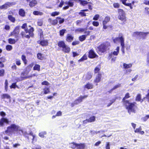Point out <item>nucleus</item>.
Listing matches in <instances>:
<instances>
[{
	"label": "nucleus",
	"mask_w": 149,
	"mask_h": 149,
	"mask_svg": "<svg viewBox=\"0 0 149 149\" xmlns=\"http://www.w3.org/2000/svg\"><path fill=\"white\" fill-rule=\"evenodd\" d=\"M20 131L22 133H23V131L20 126L15 124H12L7 127L5 132L6 134L8 133L15 134L16 133L20 134Z\"/></svg>",
	"instance_id": "obj_1"
},
{
	"label": "nucleus",
	"mask_w": 149,
	"mask_h": 149,
	"mask_svg": "<svg viewBox=\"0 0 149 149\" xmlns=\"http://www.w3.org/2000/svg\"><path fill=\"white\" fill-rule=\"evenodd\" d=\"M126 109L128 112L130 114L132 112L135 113L137 109V107L135 105V102L130 103L128 101H126L125 103Z\"/></svg>",
	"instance_id": "obj_2"
},
{
	"label": "nucleus",
	"mask_w": 149,
	"mask_h": 149,
	"mask_svg": "<svg viewBox=\"0 0 149 149\" xmlns=\"http://www.w3.org/2000/svg\"><path fill=\"white\" fill-rule=\"evenodd\" d=\"M26 23L24 24L22 26V29H25V31L26 33H29V35H26L25 33L24 32L21 33V35L23 37H25L27 38H29L30 36L33 37V32L34 31V29L32 27H31L29 31L26 28Z\"/></svg>",
	"instance_id": "obj_3"
},
{
	"label": "nucleus",
	"mask_w": 149,
	"mask_h": 149,
	"mask_svg": "<svg viewBox=\"0 0 149 149\" xmlns=\"http://www.w3.org/2000/svg\"><path fill=\"white\" fill-rule=\"evenodd\" d=\"M0 115L3 118L0 120V127H3L4 126L5 124H9L10 122L8 119L4 117L6 116V113L3 111L0 112Z\"/></svg>",
	"instance_id": "obj_4"
},
{
	"label": "nucleus",
	"mask_w": 149,
	"mask_h": 149,
	"mask_svg": "<svg viewBox=\"0 0 149 149\" xmlns=\"http://www.w3.org/2000/svg\"><path fill=\"white\" fill-rule=\"evenodd\" d=\"M110 44L109 43H104L100 45L98 47V52L100 54L104 53L109 49Z\"/></svg>",
	"instance_id": "obj_5"
},
{
	"label": "nucleus",
	"mask_w": 149,
	"mask_h": 149,
	"mask_svg": "<svg viewBox=\"0 0 149 149\" xmlns=\"http://www.w3.org/2000/svg\"><path fill=\"white\" fill-rule=\"evenodd\" d=\"M118 18L121 20L125 22L126 20V18L125 12L122 9L118 10Z\"/></svg>",
	"instance_id": "obj_6"
},
{
	"label": "nucleus",
	"mask_w": 149,
	"mask_h": 149,
	"mask_svg": "<svg viewBox=\"0 0 149 149\" xmlns=\"http://www.w3.org/2000/svg\"><path fill=\"white\" fill-rule=\"evenodd\" d=\"M113 42L115 43H117L118 42L119 40L120 41V44L121 45L122 41H123V43H124V38L123 37V35L122 33H120L119 35V37L113 38Z\"/></svg>",
	"instance_id": "obj_7"
},
{
	"label": "nucleus",
	"mask_w": 149,
	"mask_h": 149,
	"mask_svg": "<svg viewBox=\"0 0 149 149\" xmlns=\"http://www.w3.org/2000/svg\"><path fill=\"white\" fill-rule=\"evenodd\" d=\"M88 97L87 95H85L83 96H81L78 98L74 102V103L72 104V106L73 107L75 104H77L80 103L82 101V100Z\"/></svg>",
	"instance_id": "obj_8"
},
{
	"label": "nucleus",
	"mask_w": 149,
	"mask_h": 149,
	"mask_svg": "<svg viewBox=\"0 0 149 149\" xmlns=\"http://www.w3.org/2000/svg\"><path fill=\"white\" fill-rule=\"evenodd\" d=\"M19 33V27L17 26L14 29V31L13 32H11L9 36H14L16 37L18 35Z\"/></svg>",
	"instance_id": "obj_9"
},
{
	"label": "nucleus",
	"mask_w": 149,
	"mask_h": 149,
	"mask_svg": "<svg viewBox=\"0 0 149 149\" xmlns=\"http://www.w3.org/2000/svg\"><path fill=\"white\" fill-rule=\"evenodd\" d=\"M88 53V57L89 58H93L98 57V56L95 53L93 50H91Z\"/></svg>",
	"instance_id": "obj_10"
},
{
	"label": "nucleus",
	"mask_w": 149,
	"mask_h": 149,
	"mask_svg": "<svg viewBox=\"0 0 149 149\" xmlns=\"http://www.w3.org/2000/svg\"><path fill=\"white\" fill-rule=\"evenodd\" d=\"M119 52V47H117L116 49H115V50L112 52L111 54L109 55V56H110L111 58L112 57V55L114 56H117Z\"/></svg>",
	"instance_id": "obj_11"
},
{
	"label": "nucleus",
	"mask_w": 149,
	"mask_h": 149,
	"mask_svg": "<svg viewBox=\"0 0 149 149\" xmlns=\"http://www.w3.org/2000/svg\"><path fill=\"white\" fill-rule=\"evenodd\" d=\"M12 4L10 2H7L5 4L0 6V9H6L8 7H9Z\"/></svg>",
	"instance_id": "obj_12"
},
{
	"label": "nucleus",
	"mask_w": 149,
	"mask_h": 149,
	"mask_svg": "<svg viewBox=\"0 0 149 149\" xmlns=\"http://www.w3.org/2000/svg\"><path fill=\"white\" fill-rule=\"evenodd\" d=\"M63 51L66 53H68L70 51V48L67 45H65L62 49Z\"/></svg>",
	"instance_id": "obj_13"
},
{
	"label": "nucleus",
	"mask_w": 149,
	"mask_h": 149,
	"mask_svg": "<svg viewBox=\"0 0 149 149\" xmlns=\"http://www.w3.org/2000/svg\"><path fill=\"white\" fill-rule=\"evenodd\" d=\"M48 22L51 24L54 25H56L58 23V20L56 19H49L48 20Z\"/></svg>",
	"instance_id": "obj_14"
},
{
	"label": "nucleus",
	"mask_w": 149,
	"mask_h": 149,
	"mask_svg": "<svg viewBox=\"0 0 149 149\" xmlns=\"http://www.w3.org/2000/svg\"><path fill=\"white\" fill-rule=\"evenodd\" d=\"M73 39V37L70 34H68L67 36L66 40L68 42H70Z\"/></svg>",
	"instance_id": "obj_15"
},
{
	"label": "nucleus",
	"mask_w": 149,
	"mask_h": 149,
	"mask_svg": "<svg viewBox=\"0 0 149 149\" xmlns=\"http://www.w3.org/2000/svg\"><path fill=\"white\" fill-rule=\"evenodd\" d=\"M149 34V32H140L139 37L144 38L147 35Z\"/></svg>",
	"instance_id": "obj_16"
},
{
	"label": "nucleus",
	"mask_w": 149,
	"mask_h": 149,
	"mask_svg": "<svg viewBox=\"0 0 149 149\" xmlns=\"http://www.w3.org/2000/svg\"><path fill=\"white\" fill-rule=\"evenodd\" d=\"M101 77V74H98L96 76V79L94 80V81L96 83L99 82L100 81Z\"/></svg>",
	"instance_id": "obj_17"
},
{
	"label": "nucleus",
	"mask_w": 149,
	"mask_h": 149,
	"mask_svg": "<svg viewBox=\"0 0 149 149\" xmlns=\"http://www.w3.org/2000/svg\"><path fill=\"white\" fill-rule=\"evenodd\" d=\"M85 145L84 143L77 144V149H84L85 148Z\"/></svg>",
	"instance_id": "obj_18"
},
{
	"label": "nucleus",
	"mask_w": 149,
	"mask_h": 149,
	"mask_svg": "<svg viewBox=\"0 0 149 149\" xmlns=\"http://www.w3.org/2000/svg\"><path fill=\"white\" fill-rule=\"evenodd\" d=\"M19 14L20 16L24 17L25 16V12L24 10L21 9L19 10Z\"/></svg>",
	"instance_id": "obj_19"
},
{
	"label": "nucleus",
	"mask_w": 149,
	"mask_h": 149,
	"mask_svg": "<svg viewBox=\"0 0 149 149\" xmlns=\"http://www.w3.org/2000/svg\"><path fill=\"white\" fill-rule=\"evenodd\" d=\"M141 128L140 127L139 128H136L134 130V132L136 133H140L141 134H143L144 132L143 131H141Z\"/></svg>",
	"instance_id": "obj_20"
},
{
	"label": "nucleus",
	"mask_w": 149,
	"mask_h": 149,
	"mask_svg": "<svg viewBox=\"0 0 149 149\" xmlns=\"http://www.w3.org/2000/svg\"><path fill=\"white\" fill-rule=\"evenodd\" d=\"M84 87L88 89H92L93 87V85L91 83H88L85 85Z\"/></svg>",
	"instance_id": "obj_21"
},
{
	"label": "nucleus",
	"mask_w": 149,
	"mask_h": 149,
	"mask_svg": "<svg viewBox=\"0 0 149 149\" xmlns=\"http://www.w3.org/2000/svg\"><path fill=\"white\" fill-rule=\"evenodd\" d=\"M37 4V1L36 0H32L29 3V6L31 7L35 6Z\"/></svg>",
	"instance_id": "obj_22"
},
{
	"label": "nucleus",
	"mask_w": 149,
	"mask_h": 149,
	"mask_svg": "<svg viewBox=\"0 0 149 149\" xmlns=\"http://www.w3.org/2000/svg\"><path fill=\"white\" fill-rule=\"evenodd\" d=\"M37 57L38 59L40 60H42L45 58L44 55L40 53H39L37 54Z\"/></svg>",
	"instance_id": "obj_23"
},
{
	"label": "nucleus",
	"mask_w": 149,
	"mask_h": 149,
	"mask_svg": "<svg viewBox=\"0 0 149 149\" xmlns=\"http://www.w3.org/2000/svg\"><path fill=\"white\" fill-rule=\"evenodd\" d=\"M110 18L109 17L107 16L105 17L102 23L107 24L108 22L110 20Z\"/></svg>",
	"instance_id": "obj_24"
},
{
	"label": "nucleus",
	"mask_w": 149,
	"mask_h": 149,
	"mask_svg": "<svg viewBox=\"0 0 149 149\" xmlns=\"http://www.w3.org/2000/svg\"><path fill=\"white\" fill-rule=\"evenodd\" d=\"M66 45L64 42L63 41H61L58 42V46L60 47H62V48Z\"/></svg>",
	"instance_id": "obj_25"
},
{
	"label": "nucleus",
	"mask_w": 149,
	"mask_h": 149,
	"mask_svg": "<svg viewBox=\"0 0 149 149\" xmlns=\"http://www.w3.org/2000/svg\"><path fill=\"white\" fill-rule=\"evenodd\" d=\"M77 144L75 143H72L70 144V147L73 149L77 148Z\"/></svg>",
	"instance_id": "obj_26"
},
{
	"label": "nucleus",
	"mask_w": 149,
	"mask_h": 149,
	"mask_svg": "<svg viewBox=\"0 0 149 149\" xmlns=\"http://www.w3.org/2000/svg\"><path fill=\"white\" fill-rule=\"evenodd\" d=\"M132 66V64L131 63H129L128 64L124 63L123 64V68L125 69L131 67Z\"/></svg>",
	"instance_id": "obj_27"
},
{
	"label": "nucleus",
	"mask_w": 149,
	"mask_h": 149,
	"mask_svg": "<svg viewBox=\"0 0 149 149\" xmlns=\"http://www.w3.org/2000/svg\"><path fill=\"white\" fill-rule=\"evenodd\" d=\"M44 93L45 94H47L50 93L49 88L45 87L43 89Z\"/></svg>",
	"instance_id": "obj_28"
},
{
	"label": "nucleus",
	"mask_w": 149,
	"mask_h": 149,
	"mask_svg": "<svg viewBox=\"0 0 149 149\" xmlns=\"http://www.w3.org/2000/svg\"><path fill=\"white\" fill-rule=\"evenodd\" d=\"M2 98L4 99V98H6L7 99H9L10 100V96L8 94H3L2 95Z\"/></svg>",
	"instance_id": "obj_29"
},
{
	"label": "nucleus",
	"mask_w": 149,
	"mask_h": 149,
	"mask_svg": "<svg viewBox=\"0 0 149 149\" xmlns=\"http://www.w3.org/2000/svg\"><path fill=\"white\" fill-rule=\"evenodd\" d=\"M56 19L58 20V21L59 24H61L63 23L64 21V19L60 17H56Z\"/></svg>",
	"instance_id": "obj_30"
},
{
	"label": "nucleus",
	"mask_w": 149,
	"mask_h": 149,
	"mask_svg": "<svg viewBox=\"0 0 149 149\" xmlns=\"http://www.w3.org/2000/svg\"><path fill=\"white\" fill-rule=\"evenodd\" d=\"M136 100V101H140L141 102H142L143 101V100L141 99V95L139 94L137 95Z\"/></svg>",
	"instance_id": "obj_31"
},
{
	"label": "nucleus",
	"mask_w": 149,
	"mask_h": 149,
	"mask_svg": "<svg viewBox=\"0 0 149 149\" xmlns=\"http://www.w3.org/2000/svg\"><path fill=\"white\" fill-rule=\"evenodd\" d=\"M33 69L34 70L40 71V66L39 65L36 64L33 67Z\"/></svg>",
	"instance_id": "obj_32"
},
{
	"label": "nucleus",
	"mask_w": 149,
	"mask_h": 149,
	"mask_svg": "<svg viewBox=\"0 0 149 149\" xmlns=\"http://www.w3.org/2000/svg\"><path fill=\"white\" fill-rule=\"evenodd\" d=\"M8 19L12 22H15V18L14 17H13L11 15H8Z\"/></svg>",
	"instance_id": "obj_33"
},
{
	"label": "nucleus",
	"mask_w": 149,
	"mask_h": 149,
	"mask_svg": "<svg viewBox=\"0 0 149 149\" xmlns=\"http://www.w3.org/2000/svg\"><path fill=\"white\" fill-rule=\"evenodd\" d=\"M85 30V29L78 28L75 30V31L76 32H82Z\"/></svg>",
	"instance_id": "obj_34"
},
{
	"label": "nucleus",
	"mask_w": 149,
	"mask_h": 149,
	"mask_svg": "<svg viewBox=\"0 0 149 149\" xmlns=\"http://www.w3.org/2000/svg\"><path fill=\"white\" fill-rule=\"evenodd\" d=\"M33 14L35 15H43V13L38 11H35L33 12Z\"/></svg>",
	"instance_id": "obj_35"
},
{
	"label": "nucleus",
	"mask_w": 149,
	"mask_h": 149,
	"mask_svg": "<svg viewBox=\"0 0 149 149\" xmlns=\"http://www.w3.org/2000/svg\"><path fill=\"white\" fill-rule=\"evenodd\" d=\"M132 36L133 37H139L140 32H135L132 33Z\"/></svg>",
	"instance_id": "obj_36"
},
{
	"label": "nucleus",
	"mask_w": 149,
	"mask_h": 149,
	"mask_svg": "<svg viewBox=\"0 0 149 149\" xmlns=\"http://www.w3.org/2000/svg\"><path fill=\"white\" fill-rule=\"evenodd\" d=\"M40 43L42 46H46L47 45L48 41L47 40H43L40 42Z\"/></svg>",
	"instance_id": "obj_37"
},
{
	"label": "nucleus",
	"mask_w": 149,
	"mask_h": 149,
	"mask_svg": "<svg viewBox=\"0 0 149 149\" xmlns=\"http://www.w3.org/2000/svg\"><path fill=\"white\" fill-rule=\"evenodd\" d=\"M121 45L122 47L121 48V51L123 54H124L125 53V46H124V43H123V41H122L121 43Z\"/></svg>",
	"instance_id": "obj_38"
},
{
	"label": "nucleus",
	"mask_w": 149,
	"mask_h": 149,
	"mask_svg": "<svg viewBox=\"0 0 149 149\" xmlns=\"http://www.w3.org/2000/svg\"><path fill=\"white\" fill-rule=\"evenodd\" d=\"M46 134V132L45 131L41 132L39 134V136L41 138H44L45 135Z\"/></svg>",
	"instance_id": "obj_39"
},
{
	"label": "nucleus",
	"mask_w": 149,
	"mask_h": 149,
	"mask_svg": "<svg viewBox=\"0 0 149 149\" xmlns=\"http://www.w3.org/2000/svg\"><path fill=\"white\" fill-rule=\"evenodd\" d=\"M22 60L23 61L24 63L25 64H26L27 63V60L26 59V57L25 55H23L22 56Z\"/></svg>",
	"instance_id": "obj_40"
},
{
	"label": "nucleus",
	"mask_w": 149,
	"mask_h": 149,
	"mask_svg": "<svg viewBox=\"0 0 149 149\" xmlns=\"http://www.w3.org/2000/svg\"><path fill=\"white\" fill-rule=\"evenodd\" d=\"M100 65H98L96 67L94 70L95 73H97L98 72L100 69Z\"/></svg>",
	"instance_id": "obj_41"
},
{
	"label": "nucleus",
	"mask_w": 149,
	"mask_h": 149,
	"mask_svg": "<svg viewBox=\"0 0 149 149\" xmlns=\"http://www.w3.org/2000/svg\"><path fill=\"white\" fill-rule=\"evenodd\" d=\"M8 42L10 44H14L16 42V41L14 39L10 38L8 39Z\"/></svg>",
	"instance_id": "obj_42"
},
{
	"label": "nucleus",
	"mask_w": 149,
	"mask_h": 149,
	"mask_svg": "<svg viewBox=\"0 0 149 149\" xmlns=\"http://www.w3.org/2000/svg\"><path fill=\"white\" fill-rule=\"evenodd\" d=\"M64 3L65 5H68L71 7L73 5V3L70 1H69L68 2H65Z\"/></svg>",
	"instance_id": "obj_43"
},
{
	"label": "nucleus",
	"mask_w": 149,
	"mask_h": 149,
	"mask_svg": "<svg viewBox=\"0 0 149 149\" xmlns=\"http://www.w3.org/2000/svg\"><path fill=\"white\" fill-rule=\"evenodd\" d=\"M86 38V36L85 35H82L81 36H80L79 39V40L81 41H82L84 40Z\"/></svg>",
	"instance_id": "obj_44"
},
{
	"label": "nucleus",
	"mask_w": 149,
	"mask_h": 149,
	"mask_svg": "<svg viewBox=\"0 0 149 149\" xmlns=\"http://www.w3.org/2000/svg\"><path fill=\"white\" fill-rule=\"evenodd\" d=\"M88 120L89 122H94L95 120V117L94 116L91 117L88 119Z\"/></svg>",
	"instance_id": "obj_45"
},
{
	"label": "nucleus",
	"mask_w": 149,
	"mask_h": 149,
	"mask_svg": "<svg viewBox=\"0 0 149 149\" xmlns=\"http://www.w3.org/2000/svg\"><path fill=\"white\" fill-rule=\"evenodd\" d=\"M34 65V64L33 63H31V64H30L28 66H27V67L26 68V70H28V71L29 72L31 70V68H32V67Z\"/></svg>",
	"instance_id": "obj_46"
},
{
	"label": "nucleus",
	"mask_w": 149,
	"mask_h": 149,
	"mask_svg": "<svg viewBox=\"0 0 149 149\" xmlns=\"http://www.w3.org/2000/svg\"><path fill=\"white\" fill-rule=\"evenodd\" d=\"M79 3L81 4L83 6L87 4L88 3L87 1L83 0H81Z\"/></svg>",
	"instance_id": "obj_47"
},
{
	"label": "nucleus",
	"mask_w": 149,
	"mask_h": 149,
	"mask_svg": "<svg viewBox=\"0 0 149 149\" xmlns=\"http://www.w3.org/2000/svg\"><path fill=\"white\" fill-rule=\"evenodd\" d=\"M87 59V57L86 55H84L79 60H78L79 61L81 62L84 60H86Z\"/></svg>",
	"instance_id": "obj_48"
},
{
	"label": "nucleus",
	"mask_w": 149,
	"mask_h": 149,
	"mask_svg": "<svg viewBox=\"0 0 149 149\" xmlns=\"http://www.w3.org/2000/svg\"><path fill=\"white\" fill-rule=\"evenodd\" d=\"M120 86H121V85L120 84H117L115 85L112 88V89H111V90L112 91H113V90L116 89V88L120 87Z\"/></svg>",
	"instance_id": "obj_49"
},
{
	"label": "nucleus",
	"mask_w": 149,
	"mask_h": 149,
	"mask_svg": "<svg viewBox=\"0 0 149 149\" xmlns=\"http://www.w3.org/2000/svg\"><path fill=\"white\" fill-rule=\"evenodd\" d=\"M59 14V13L57 11H55L52 13L51 14V15L52 16L54 17L55 16L58 15Z\"/></svg>",
	"instance_id": "obj_50"
},
{
	"label": "nucleus",
	"mask_w": 149,
	"mask_h": 149,
	"mask_svg": "<svg viewBox=\"0 0 149 149\" xmlns=\"http://www.w3.org/2000/svg\"><path fill=\"white\" fill-rule=\"evenodd\" d=\"M38 25L39 26H41L43 24V21L42 19H40L38 20Z\"/></svg>",
	"instance_id": "obj_51"
},
{
	"label": "nucleus",
	"mask_w": 149,
	"mask_h": 149,
	"mask_svg": "<svg viewBox=\"0 0 149 149\" xmlns=\"http://www.w3.org/2000/svg\"><path fill=\"white\" fill-rule=\"evenodd\" d=\"M65 29H62L60 31V35L61 36H63L66 31Z\"/></svg>",
	"instance_id": "obj_52"
},
{
	"label": "nucleus",
	"mask_w": 149,
	"mask_h": 149,
	"mask_svg": "<svg viewBox=\"0 0 149 149\" xmlns=\"http://www.w3.org/2000/svg\"><path fill=\"white\" fill-rule=\"evenodd\" d=\"M130 97L129 94L128 93H127L125 96V97L123 98V101L125 103V102L126 101H125V99L128 98Z\"/></svg>",
	"instance_id": "obj_53"
},
{
	"label": "nucleus",
	"mask_w": 149,
	"mask_h": 149,
	"mask_svg": "<svg viewBox=\"0 0 149 149\" xmlns=\"http://www.w3.org/2000/svg\"><path fill=\"white\" fill-rule=\"evenodd\" d=\"M6 49L8 51H10L12 49V47L10 45H7L6 47Z\"/></svg>",
	"instance_id": "obj_54"
},
{
	"label": "nucleus",
	"mask_w": 149,
	"mask_h": 149,
	"mask_svg": "<svg viewBox=\"0 0 149 149\" xmlns=\"http://www.w3.org/2000/svg\"><path fill=\"white\" fill-rule=\"evenodd\" d=\"M148 118H149V114L146 115L145 117L143 118L142 119L144 121H146Z\"/></svg>",
	"instance_id": "obj_55"
},
{
	"label": "nucleus",
	"mask_w": 149,
	"mask_h": 149,
	"mask_svg": "<svg viewBox=\"0 0 149 149\" xmlns=\"http://www.w3.org/2000/svg\"><path fill=\"white\" fill-rule=\"evenodd\" d=\"M92 24L94 26L97 27L99 25V23L97 22L93 21L92 22Z\"/></svg>",
	"instance_id": "obj_56"
},
{
	"label": "nucleus",
	"mask_w": 149,
	"mask_h": 149,
	"mask_svg": "<svg viewBox=\"0 0 149 149\" xmlns=\"http://www.w3.org/2000/svg\"><path fill=\"white\" fill-rule=\"evenodd\" d=\"M146 63L147 65L149 66V52L148 53L147 55Z\"/></svg>",
	"instance_id": "obj_57"
},
{
	"label": "nucleus",
	"mask_w": 149,
	"mask_h": 149,
	"mask_svg": "<svg viewBox=\"0 0 149 149\" xmlns=\"http://www.w3.org/2000/svg\"><path fill=\"white\" fill-rule=\"evenodd\" d=\"M79 14L81 16H84L86 15V14L84 12L81 11V12L79 13Z\"/></svg>",
	"instance_id": "obj_58"
},
{
	"label": "nucleus",
	"mask_w": 149,
	"mask_h": 149,
	"mask_svg": "<svg viewBox=\"0 0 149 149\" xmlns=\"http://www.w3.org/2000/svg\"><path fill=\"white\" fill-rule=\"evenodd\" d=\"M41 147L39 145H37L34 147L32 149H41Z\"/></svg>",
	"instance_id": "obj_59"
},
{
	"label": "nucleus",
	"mask_w": 149,
	"mask_h": 149,
	"mask_svg": "<svg viewBox=\"0 0 149 149\" xmlns=\"http://www.w3.org/2000/svg\"><path fill=\"white\" fill-rule=\"evenodd\" d=\"M6 61V59L5 57H3L0 58V64Z\"/></svg>",
	"instance_id": "obj_60"
},
{
	"label": "nucleus",
	"mask_w": 149,
	"mask_h": 149,
	"mask_svg": "<svg viewBox=\"0 0 149 149\" xmlns=\"http://www.w3.org/2000/svg\"><path fill=\"white\" fill-rule=\"evenodd\" d=\"M99 17H100V16L98 15V14L96 15L94 17H93V19L94 20H97L98 19Z\"/></svg>",
	"instance_id": "obj_61"
},
{
	"label": "nucleus",
	"mask_w": 149,
	"mask_h": 149,
	"mask_svg": "<svg viewBox=\"0 0 149 149\" xmlns=\"http://www.w3.org/2000/svg\"><path fill=\"white\" fill-rule=\"evenodd\" d=\"M106 149H110V144L109 142H107L106 145L105 147Z\"/></svg>",
	"instance_id": "obj_62"
},
{
	"label": "nucleus",
	"mask_w": 149,
	"mask_h": 149,
	"mask_svg": "<svg viewBox=\"0 0 149 149\" xmlns=\"http://www.w3.org/2000/svg\"><path fill=\"white\" fill-rule=\"evenodd\" d=\"M42 84L43 85L48 86L49 85V83L46 81H44L42 83Z\"/></svg>",
	"instance_id": "obj_63"
},
{
	"label": "nucleus",
	"mask_w": 149,
	"mask_h": 149,
	"mask_svg": "<svg viewBox=\"0 0 149 149\" xmlns=\"http://www.w3.org/2000/svg\"><path fill=\"white\" fill-rule=\"evenodd\" d=\"M39 33L40 34L41 38L43 37V33L42 30L41 29H39Z\"/></svg>",
	"instance_id": "obj_64"
}]
</instances>
